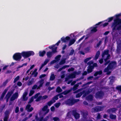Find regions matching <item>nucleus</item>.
I'll list each match as a JSON object with an SVG mask.
<instances>
[{
    "instance_id": "nucleus-49",
    "label": "nucleus",
    "mask_w": 121,
    "mask_h": 121,
    "mask_svg": "<svg viewBox=\"0 0 121 121\" xmlns=\"http://www.w3.org/2000/svg\"><path fill=\"white\" fill-rule=\"evenodd\" d=\"M114 17H111L109 18H108V22H109L112 21Z\"/></svg>"
},
{
    "instance_id": "nucleus-59",
    "label": "nucleus",
    "mask_w": 121,
    "mask_h": 121,
    "mask_svg": "<svg viewBox=\"0 0 121 121\" xmlns=\"http://www.w3.org/2000/svg\"><path fill=\"white\" fill-rule=\"evenodd\" d=\"M116 89L118 90L121 91V86H117L116 87Z\"/></svg>"
},
{
    "instance_id": "nucleus-64",
    "label": "nucleus",
    "mask_w": 121,
    "mask_h": 121,
    "mask_svg": "<svg viewBox=\"0 0 121 121\" xmlns=\"http://www.w3.org/2000/svg\"><path fill=\"white\" fill-rule=\"evenodd\" d=\"M9 118L8 117H4L3 119L4 121H8Z\"/></svg>"
},
{
    "instance_id": "nucleus-15",
    "label": "nucleus",
    "mask_w": 121,
    "mask_h": 121,
    "mask_svg": "<svg viewBox=\"0 0 121 121\" xmlns=\"http://www.w3.org/2000/svg\"><path fill=\"white\" fill-rule=\"evenodd\" d=\"M44 80L43 79H41L38 82V83L39 84V86H38V88H40L42 87L44 83Z\"/></svg>"
},
{
    "instance_id": "nucleus-48",
    "label": "nucleus",
    "mask_w": 121,
    "mask_h": 121,
    "mask_svg": "<svg viewBox=\"0 0 121 121\" xmlns=\"http://www.w3.org/2000/svg\"><path fill=\"white\" fill-rule=\"evenodd\" d=\"M74 52V50H73V49L71 50L69 53V55H70V56L72 55H73V54Z\"/></svg>"
},
{
    "instance_id": "nucleus-40",
    "label": "nucleus",
    "mask_w": 121,
    "mask_h": 121,
    "mask_svg": "<svg viewBox=\"0 0 121 121\" xmlns=\"http://www.w3.org/2000/svg\"><path fill=\"white\" fill-rule=\"evenodd\" d=\"M102 41H100L96 45V47L99 48V47L100 45L101 44Z\"/></svg>"
},
{
    "instance_id": "nucleus-21",
    "label": "nucleus",
    "mask_w": 121,
    "mask_h": 121,
    "mask_svg": "<svg viewBox=\"0 0 121 121\" xmlns=\"http://www.w3.org/2000/svg\"><path fill=\"white\" fill-rule=\"evenodd\" d=\"M46 51L43 50L42 52L41 51L39 52V56H43L46 53Z\"/></svg>"
},
{
    "instance_id": "nucleus-9",
    "label": "nucleus",
    "mask_w": 121,
    "mask_h": 121,
    "mask_svg": "<svg viewBox=\"0 0 121 121\" xmlns=\"http://www.w3.org/2000/svg\"><path fill=\"white\" fill-rule=\"evenodd\" d=\"M72 114L75 118L77 119L80 117V114L78 113L76 110H73L72 111Z\"/></svg>"
},
{
    "instance_id": "nucleus-14",
    "label": "nucleus",
    "mask_w": 121,
    "mask_h": 121,
    "mask_svg": "<svg viewBox=\"0 0 121 121\" xmlns=\"http://www.w3.org/2000/svg\"><path fill=\"white\" fill-rule=\"evenodd\" d=\"M87 68V71L88 73L91 72L92 71L93 69H94L93 67L92 66H88Z\"/></svg>"
},
{
    "instance_id": "nucleus-51",
    "label": "nucleus",
    "mask_w": 121,
    "mask_h": 121,
    "mask_svg": "<svg viewBox=\"0 0 121 121\" xmlns=\"http://www.w3.org/2000/svg\"><path fill=\"white\" fill-rule=\"evenodd\" d=\"M49 61V60L48 59H46L44 61L43 64L45 65L47 64L48 63Z\"/></svg>"
},
{
    "instance_id": "nucleus-58",
    "label": "nucleus",
    "mask_w": 121,
    "mask_h": 121,
    "mask_svg": "<svg viewBox=\"0 0 121 121\" xmlns=\"http://www.w3.org/2000/svg\"><path fill=\"white\" fill-rule=\"evenodd\" d=\"M74 68L73 67H71L70 68H69L68 70V71L69 72H70V71H74Z\"/></svg>"
},
{
    "instance_id": "nucleus-62",
    "label": "nucleus",
    "mask_w": 121,
    "mask_h": 121,
    "mask_svg": "<svg viewBox=\"0 0 121 121\" xmlns=\"http://www.w3.org/2000/svg\"><path fill=\"white\" fill-rule=\"evenodd\" d=\"M48 97V96L47 95H45L43 96H42V100L46 99H47Z\"/></svg>"
},
{
    "instance_id": "nucleus-57",
    "label": "nucleus",
    "mask_w": 121,
    "mask_h": 121,
    "mask_svg": "<svg viewBox=\"0 0 121 121\" xmlns=\"http://www.w3.org/2000/svg\"><path fill=\"white\" fill-rule=\"evenodd\" d=\"M34 100V98L33 97H31L30 100V101L28 102L29 104H30Z\"/></svg>"
},
{
    "instance_id": "nucleus-44",
    "label": "nucleus",
    "mask_w": 121,
    "mask_h": 121,
    "mask_svg": "<svg viewBox=\"0 0 121 121\" xmlns=\"http://www.w3.org/2000/svg\"><path fill=\"white\" fill-rule=\"evenodd\" d=\"M91 57H89L86 59H85L84 61V62L86 63H87L89 60L91 59Z\"/></svg>"
},
{
    "instance_id": "nucleus-33",
    "label": "nucleus",
    "mask_w": 121,
    "mask_h": 121,
    "mask_svg": "<svg viewBox=\"0 0 121 121\" xmlns=\"http://www.w3.org/2000/svg\"><path fill=\"white\" fill-rule=\"evenodd\" d=\"M4 117H9V112L8 111L6 110L4 112Z\"/></svg>"
},
{
    "instance_id": "nucleus-28",
    "label": "nucleus",
    "mask_w": 121,
    "mask_h": 121,
    "mask_svg": "<svg viewBox=\"0 0 121 121\" xmlns=\"http://www.w3.org/2000/svg\"><path fill=\"white\" fill-rule=\"evenodd\" d=\"M6 106L5 104L2 105L0 107V113L2 112L4 109L5 108Z\"/></svg>"
},
{
    "instance_id": "nucleus-19",
    "label": "nucleus",
    "mask_w": 121,
    "mask_h": 121,
    "mask_svg": "<svg viewBox=\"0 0 121 121\" xmlns=\"http://www.w3.org/2000/svg\"><path fill=\"white\" fill-rule=\"evenodd\" d=\"M69 65H64L62 67L59 69L58 70V72H60L63 69H65L66 68L69 67Z\"/></svg>"
},
{
    "instance_id": "nucleus-2",
    "label": "nucleus",
    "mask_w": 121,
    "mask_h": 121,
    "mask_svg": "<svg viewBox=\"0 0 121 121\" xmlns=\"http://www.w3.org/2000/svg\"><path fill=\"white\" fill-rule=\"evenodd\" d=\"M80 100L79 99H74L73 98H69L65 102V103L67 105L69 106H72L74 104Z\"/></svg>"
},
{
    "instance_id": "nucleus-17",
    "label": "nucleus",
    "mask_w": 121,
    "mask_h": 121,
    "mask_svg": "<svg viewBox=\"0 0 121 121\" xmlns=\"http://www.w3.org/2000/svg\"><path fill=\"white\" fill-rule=\"evenodd\" d=\"M35 119L37 121H42L43 119V116H41L40 118L38 117V116L36 115L35 117Z\"/></svg>"
},
{
    "instance_id": "nucleus-56",
    "label": "nucleus",
    "mask_w": 121,
    "mask_h": 121,
    "mask_svg": "<svg viewBox=\"0 0 121 121\" xmlns=\"http://www.w3.org/2000/svg\"><path fill=\"white\" fill-rule=\"evenodd\" d=\"M33 83V81L32 80L30 81L27 83V85L29 86L31 85Z\"/></svg>"
},
{
    "instance_id": "nucleus-35",
    "label": "nucleus",
    "mask_w": 121,
    "mask_h": 121,
    "mask_svg": "<svg viewBox=\"0 0 121 121\" xmlns=\"http://www.w3.org/2000/svg\"><path fill=\"white\" fill-rule=\"evenodd\" d=\"M61 57V56L60 55H58L55 57V59H56L55 60H56L57 62L60 60Z\"/></svg>"
},
{
    "instance_id": "nucleus-55",
    "label": "nucleus",
    "mask_w": 121,
    "mask_h": 121,
    "mask_svg": "<svg viewBox=\"0 0 121 121\" xmlns=\"http://www.w3.org/2000/svg\"><path fill=\"white\" fill-rule=\"evenodd\" d=\"M28 97L26 96H22V99L23 101H26L27 100Z\"/></svg>"
},
{
    "instance_id": "nucleus-16",
    "label": "nucleus",
    "mask_w": 121,
    "mask_h": 121,
    "mask_svg": "<svg viewBox=\"0 0 121 121\" xmlns=\"http://www.w3.org/2000/svg\"><path fill=\"white\" fill-rule=\"evenodd\" d=\"M48 107L47 105H46L44 106L42 108V110L43 111H45L46 110L45 114H46L48 113L49 111V109H47Z\"/></svg>"
},
{
    "instance_id": "nucleus-25",
    "label": "nucleus",
    "mask_w": 121,
    "mask_h": 121,
    "mask_svg": "<svg viewBox=\"0 0 121 121\" xmlns=\"http://www.w3.org/2000/svg\"><path fill=\"white\" fill-rule=\"evenodd\" d=\"M87 100L92 101L93 100V96L92 95H90L86 97Z\"/></svg>"
},
{
    "instance_id": "nucleus-22",
    "label": "nucleus",
    "mask_w": 121,
    "mask_h": 121,
    "mask_svg": "<svg viewBox=\"0 0 121 121\" xmlns=\"http://www.w3.org/2000/svg\"><path fill=\"white\" fill-rule=\"evenodd\" d=\"M100 54V52L99 51H98L96 52L95 56V60H97L99 57Z\"/></svg>"
},
{
    "instance_id": "nucleus-42",
    "label": "nucleus",
    "mask_w": 121,
    "mask_h": 121,
    "mask_svg": "<svg viewBox=\"0 0 121 121\" xmlns=\"http://www.w3.org/2000/svg\"><path fill=\"white\" fill-rule=\"evenodd\" d=\"M65 62V60H62L60 62L59 64L60 65H62L64 64Z\"/></svg>"
},
{
    "instance_id": "nucleus-45",
    "label": "nucleus",
    "mask_w": 121,
    "mask_h": 121,
    "mask_svg": "<svg viewBox=\"0 0 121 121\" xmlns=\"http://www.w3.org/2000/svg\"><path fill=\"white\" fill-rule=\"evenodd\" d=\"M60 104V103H56L55 104V106L56 108H58Z\"/></svg>"
},
{
    "instance_id": "nucleus-38",
    "label": "nucleus",
    "mask_w": 121,
    "mask_h": 121,
    "mask_svg": "<svg viewBox=\"0 0 121 121\" xmlns=\"http://www.w3.org/2000/svg\"><path fill=\"white\" fill-rule=\"evenodd\" d=\"M8 90L7 89H5L3 92L2 93V95H1L2 96H4V97L5 95L6 94V93L7 91Z\"/></svg>"
},
{
    "instance_id": "nucleus-27",
    "label": "nucleus",
    "mask_w": 121,
    "mask_h": 121,
    "mask_svg": "<svg viewBox=\"0 0 121 121\" xmlns=\"http://www.w3.org/2000/svg\"><path fill=\"white\" fill-rule=\"evenodd\" d=\"M109 117L111 119H115L116 118V116L112 114H111L109 115Z\"/></svg>"
},
{
    "instance_id": "nucleus-31",
    "label": "nucleus",
    "mask_w": 121,
    "mask_h": 121,
    "mask_svg": "<svg viewBox=\"0 0 121 121\" xmlns=\"http://www.w3.org/2000/svg\"><path fill=\"white\" fill-rule=\"evenodd\" d=\"M81 92L83 93V95L82 96V97H86V95L88 94V93L87 92H86L85 91L83 90Z\"/></svg>"
},
{
    "instance_id": "nucleus-46",
    "label": "nucleus",
    "mask_w": 121,
    "mask_h": 121,
    "mask_svg": "<svg viewBox=\"0 0 121 121\" xmlns=\"http://www.w3.org/2000/svg\"><path fill=\"white\" fill-rule=\"evenodd\" d=\"M108 22H106L104 23V24H100V26H103V27H104L107 26L108 24Z\"/></svg>"
},
{
    "instance_id": "nucleus-63",
    "label": "nucleus",
    "mask_w": 121,
    "mask_h": 121,
    "mask_svg": "<svg viewBox=\"0 0 121 121\" xmlns=\"http://www.w3.org/2000/svg\"><path fill=\"white\" fill-rule=\"evenodd\" d=\"M93 64V62L92 61H89L87 63L89 65V66H92L91 65Z\"/></svg>"
},
{
    "instance_id": "nucleus-52",
    "label": "nucleus",
    "mask_w": 121,
    "mask_h": 121,
    "mask_svg": "<svg viewBox=\"0 0 121 121\" xmlns=\"http://www.w3.org/2000/svg\"><path fill=\"white\" fill-rule=\"evenodd\" d=\"M61 40L63 42L65 43L66 42V41L65 38L64 37H62L61 39Z\"/></svg>"
},
{
    "instance_id": "nucleus-13",
    "label": "nucleus",
    "mask_w": 121,
    "mask_h": 121,
    "mask_svg": "<svg viewBox=\"0 0 121 121\" xmlns=\"http://www.w3.org/2000/svg\"><path fill=\"white\" fill-rule=\"evenodd\" d=\"M31 106L30 105L28 104L26 107V109H27V111L29 112H31L33 110V108L32 107H31L30 108Z\"/></svg>"
},
{
    "instance_id": "nucleus-7",
    "label": "nucleus",
    "mask_w": 121,
    "mask_h": 121,
    "mask_svg": "<svg viewBox=\"0 0 121 121\" xmlns=\"http://www.w3.org/2000/svg\"><path fill=\"white\" fill-rule=\"evenodd\" d=\"M14 90V89H13L9 91L6 95L4 98V99H6L7 103L8 102L9 99L13 94Z\"/></svg>"
},
{
    "instance_id": "nucleus-36",
    "label": "nucleus",
    "mask_w": 121,
    "mask_h": 121,
    "mask_svg": "<svg viewBox=\"0 0 121 121\" xmlns=\"http://www.w3.org/2000/svg\"><path fill=\"white\" fill-rule=\"evenodd\" d=\"M79 86V85L78 84H76L74 85L73 88V91H75L77 90L78 88V87Z\"/></svg>"
},
{
    "instance_id": "nucleus-4",
    "label": "nucleus",
    "mask_w": 121,
    "mask_h": 121,
    "mask_svg": "<svg viewBox=\"0 0 121 121\" xmlns=\"http://www.w3.org/2000/svg\"><path fill=\"white\" fill-rule=\"evenodd\" d=\"M21 54L22 56L24 58L28 57L31 56H33L35 54L34 52L32 51H23L21 53Z\"/></svg>"
},
{
    "instance_id": "nucleus-12",
    "label": "nucleus",
    "mask_w": 121,
    "mask_h": 121,
    "mask_svg": "<svg viewBox=\"0 0 121 121\" xmlns=\"http://www.w3.org/2000/svg\"><path fill=\"white\" fill-rule=\"evenodd\" d=\"M102 22H99L98 23L96 24V25L95 26L93 27L92 29L91 30V31L92 32H95L97 31V26L99 25Z\"/></svg>"
},
{
    "instance_id": "nucleus-32",
    "label": "nucleus",
    "mask_w": 121,
    "mask_h": 121,
    "mask_svg": "<svg viewBox=\"0 0 121 121\" xmlns=\"http://www.w3.org/2000/svg\"><path fill=\"white\" fill-rule=\"evenodd\" d=\"M55 77L54 74H51L50 76V80L51 81L53 80L55 78Z\"/></svg>"
},
{
    "instance_id": "nucleus-43",
    "label": "nucleus",
    "mask_w": 121,
    "mask_h": 121,
    "mask_svg": "<svg viewBox=\"0 0 121 121\" xmlns=\"http://www.w3.org/2000/svg\"><path fill=\"white\" fill-rule=\"evenodd\" d=\"M20 78V77L19 76H18L16 77L14 79V83L15 82L17 81Z\"/></svg>"
},
{
    "instance_id": "nucleus-29",
    "label": "nucleus",
    "mask_w": 121,
    "mask_h": 121,
    "mask_svg": "<svg viewBox=\"0 0 121 121\" xmlns=\"http://www.w3.org/2000/svg\"><path fill=\"white\" fill-rule=\"evenodd\" d=\"M62 91V90L60 86H58L56 90V91L58 93L61 92Z\"/></svg>"
},
{
    "instance_id": "nucleus-41",
    "label": "nucleus",
    "mask_w": 121,
    "mask_h": 121,
    "mask_svg": "<svg viewBox=\"0 0 121 121\" xmlns=\"http://www.w3.org/2000/svg\"><path fill=\"white\" fill-rule=\"evenodd\" d=\"M35 91L33 90H31L29 94V96H32L34 93Z\"/></svg>"
},
{
    "instance_id": "nucleus-54",
    "label": "nucleus",
    "mask_w": 121,
    "mask_h": 121,
    "mask_svg": "<svg viewBox=\"0 0 121 121\" xmlns=\"http://www.w3.org/2000/svg\"><path fill=\"white\" fill-rule=\"evenodd\" d=\"M15 112L16 113H17L19 111V108L18 106L16 107L15 109Z\"/></svg>"
},
{
    "instance_id": "nucleus-1",
    "label": "nucleus",
    "mask_w": 121,
    "mask_h": 121,
    "mask_svg": "<svg viewBox=\"0 0 121 121\" xmlns=\"http://www.w3.org/2000/svg\"><path fill=\"white\" fill-rule=\"evenodd\" d=\"M117 65V62L115 61H112L110 63L106 68L104 70V72H107L109 70L115 68Z\"/></svg>"
},
{
    "instance_id": "nucleus-10",
    "label": "nucleus",
    "mask_w": 121,
    "mask_h": 121,
    "mask_svg": "<svg viewBox=\"0 0 121 121\" xmlns=\"http://www.w3.org/2000/svg\"><path fill=\"white\" fill-rule=\"evenodd\" d=\"M18 96V94L17 92L13 94L11 97L10 100L11 101H13L15 99H17Z\"/></svg>"
},
{
    "instance_id": "nucleus-60",
    "label": "nucleus",
    "mask_w": 121,
    "mask_h": 121,
    "mask_svg": "<svg viewBox=\"0 0 121 121\" xmlns=\"http://www.w3.org/2000/svg\"><path fill=\"white\" fill-rule=\"evenodd\" d=\"M83 116L84 117H86L88 114V113L87 112H83L82 113Z\"/></svg>"
},
{
    "instance_id": "nucleus-26",
    "label": "nucleus",
    "mask_w": 121,
    "mask_h": 121,
    "mask_svg": "<svg viewBox=\"0 0 121 121\" xmlns=\"http://www.w3.org/2000/svg\"><path fill=\"white\" fill-rule=\"evenodd\" d=\"M76 77V75L75 74L74 72L73 73L69 74L68 76V77L69 78H74Z\"/></svg>"
},
{
    "instance_id": "nucleus-6",
    "label": "nucleus",
    "mask_w": 121,
    "mask_h": 121,
    "mask_svg": "<svg viewBox=\"0 0 121 121\" xmlns=\"http://www.w3.org/2000/svg\"><path fill=\"white\" fill-rule=\"evenodd\" d=\"M13 59L14 60L20 61L22 58L21 53L17 52L15 53L13 55Z\"/></svg>"
},
{
    "instance_id": "nucleus-61",
    "label": "nucleus",
    "mask_w": 121,
    "mask_h": 121,
    "mask_svg": "<svg viewBox=\"0 0 121 121\" xmlns=\"http://www.w3.org/2000/svg\"><path fill=\"white\" fill-rule=\"evenodd\" d=\"M53 119L54 121H59V118L57 117H55L53 118Z\"/></svg>"
},
{
    "instance_id": "nucleus-53",
    "label": "nucleus",
    "mask_w": 121,
    "mask_h": 121,
    "mask_svg": "<svg viewBox=\"0 0 121 121\" xmlns=\"http://www.w3.org/2000/svg\"><path fill=\"white\" fill-rule=\"evenodd\" d=\"M40 93H38L36 94L34 96V98L35 99H36L38 97V96L40 94Z\"/></svg>"
},
{
    "instance_id": "nucleus-5",
    "label": "nucleus",
    "mask_w": 121,
    "mask_h": 121,
    "mask_svg": "<svg viewBox=\"0 0 121 121\" xmlns=\"http://www.w3.org/2000/svg\"><path fill=\"white\" fill-rule=\"evenodd\" d=\"M111 27L112 28V32L111 33V34L112 35H113V32H114V30H117L119 31V34L121 35V24L116 25V26H111Z\"/></svg>"
},
{
    "instance_id": "nucleus-37",
    "label": "nucleus",
    "mask_w": 121,
    "mask_h": 121,
    "mask_svg": "<svg viewBox=\"0 0 121 121\" xmlns=\"http://www.w3.org/2000/svg\"><path fill=\"white\" fill-rule=\"evenodd\" d=\"M82 95L83 93L81 92L76 95V97L77 98H79Z\"/></svg>"
},
{
    "instance_id": "nucleus-24",
    "label": "nucleus",
    "mask_w": 121,
    "mask_h": 121,
    "mask_svg": "<svg viewBox=\"0 0 121 121\" xmlns=\"http://www.w3.org/2000/svg\"><path fill=\"white\" fill-rule=\"evenodd\" d=\"M76 41V40L74 39H73L71 40L69 43V46H70L74 43Z\"/></svg>"
},
{
    "instance_id": "nucleus-47",
    "label": "nucleus",
    "mask_w": 121,
    "mask_h": 121,
    "mask_svg": "<svg viewBox=\"0 0 121 121\" xmlns=\"http://www.w3.org/2000/svg\"><path fill=\"white\" fill-rule=\"evenodd\" d=\"M50 116L49 115H48L46 117H45L44 119H43V120L44 121H47L49 119V118Z\"/></svg>"
},
{
    "instance_id": "nucleus-18",
    "label": "nucleus",
    "mask_w": 121,
    "mask_h": 121,
    "mask_svg": "<svg viewBox=\"0 0 121 121\" xmlns=\"http://www.w3.org/2000/svg\"><path fill=\"white\" fill-rule=\"evenodd\" d=\"M116 110V109L114 108H112L108 109L107 110V112L109 114L111 112L113 113L115 112Z\"/></svg>"
},
{
    "instance_id": "nucleus-8",
    "label": "nucleus",
    "mask_w": 121,
    "mask_h": 121,
    "mask_svg": "<svg viewBox=\"0 0 121 121\" xmlns=\"http://www.w3.org/2000/svg\"><path fill=\"white\" fill-rule=\"evenodd\" d=\"M104 95V93L102 91H100L96 92L95 94V97L96 98H101Z\"/></svg>"
},
{
    "instance_id": "nucleus-11",
    "label": "nucleus",
    "mask_w": 121,
    "mask_h": 121,
    "mask_svg": "<svg viewBox=\"0 0 121 121\" xmlns=\"http://www.w3.org/2000/svg\"><path fill=\"white\" fill-rule=\"evenodd\" d=\"M104 108L103 106H98L94 108L93 109L94 112H96L102 111Z\"/></svg>"
},
{
    "instance_id": "nucleus-3",
    "label": "nucleus",
    "mask_w": 121,
    "mask_h": 121,
    "mask_svg": "<svg viewBox=\"0 0 121 121\" xmlns=\"http://www.w3.org/2000/svg\"><path fill=\"white\" fill-rule=\"evenodd\" d=\"M121 16V13L117 14L115 15L116 18L114 19L113 22L112 23L111 26L121 24V19L119 18V17Z\"/></svg>"
},
{
    "instance_id": "nucleus-30",
    "label": "nucleus",
    "mask_w": 121,
    "mask_h": 121,
    "mask_svg": "<svg viewBox=\"0 0 121 121\" xmlns=\"http://www.w3.org/2000/svg\"><path fill=\"white\" fill-rule=\"evenodd\" d=\"M57 47H55V48H53L52 49V51L51 52L53 53V54L57 52Z\"/></svg>"
},
{
    "instance_id": "nucleus-23",
    "label": "nucleus",
    "mask_w": 121,
    "mask_h": 121,
    "mask_svg": "<svg viewBox=\"0 0 121 121\" xmlns=\"http://www.w3.org/2000/svg\"><path fill=\"white\" fill-rule=\"evenodd\" d=\"M72 90V89H71L70 90H68L65 91L63 92H62V93L65 95H66L67 94L69 93Z\"/></svg>"
},
{
    "instance_id": "nucleus-39",
    "label": "nucleus",
    "mask_w": 121,
    "mask_h": 121,
    "mask_svg": "<svg viewBox=\"0 0 121 121\" xmlns=\"http://www.w3.org/2000/svg\"><path fill=\"white\" fill-rule=\"evenodd\" d=\"M41 99L42 100V96L40 95L35 100V101L37 102L40 101Z\"/></svg>"
},
{
    "instance_id": "nucleus-50",
    "label": "nucleus",
    "mask_w": 121,
    "mask_h": 121,
    "mask_svg": "<svg viewBox=\"0 0 121 121\" xmlns=\"http://www.w3.org/2000/svg\"><path fill=\"white\" fill-rule=\"evenodd\" d=\"M53 103V102L52 101H50L47 103V104L49 106H51Z\"/></svg>"
},
{
    "instance_id": "nucleus-34",
    "label": "nucleus",
    "mask_w": 121,
    "mask_h": 121,
    "mask_svg": "<svg viewBox=\"0 0 121 121\" xmlns=\"http://www.w3.org/2000/svg\"><path fill=\"white\" fill-rule=\"evenodd\" d=\"M38 86L37 85L35 84L32 87V89L33 90H35L36 89H37V90H38L40 88H38Z\"/></svg>"
},
{
    "instance_id": "nucleus-20",
    "label": "nucleus",
    "mask_w": 121,
    "mask_h": 121,
    "mask_svg": "<svg viewBox=\"0 0 121 121\" xmlns=\"http://www.w3.org/2000/svg\"><path fill=\"white\" fill-rule=\"evenodd\" d=\"M53 53L49 51L47 53V55L48 58H50L52 56Z\"/></svg>"
}]
</instances>
